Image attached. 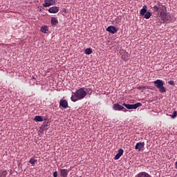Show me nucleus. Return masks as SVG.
<instances>
[{
  "instance_id": "nucleus-1",
  "label": "nucleus",
  "mask_w": 177,
  "mask_h": 177,
  "mask_svg": "<svg viewBox=\"0 0 177 177\" xmlns=\"http://www.w3.org/2000/svg\"><path fill=\"white\" fill-rule=\"evenodd\" d=\"M86 95V91L85 88H80L77 89L75 93H73L71 96V101L76 102L78 100H83Z\"/></svg>"
},
{
  "instance_id": "nucleus-2",
  "label": "nucleus",
  "mask_w": 177,
  "mask_h": 177,
  "mask_svg": "<svg viewBox=\"0 0 177 177\" xmlns=\"http://www.w3.org/2000/svg\"><path fill=\"white\" fill-rule=\"evenodd\" d=\"M154 86L162 93H166V88L164 86L165 83L162 80H157L153 82Z\"/></svg>"
},
{
  "instance_id": "nucleus-3",
  "label": "nucleus",
  "mask_w": 177,
  "mask_h": 177,
  "mask_svg": "<svg viewBox=\"0 0 177 177\" xmlns=\"http://www.w3.org/2000/svg\"><path fill=\"white\" fill-rule=\"evenodd\" d=\"M123 106L127 108L128 110L137 109L138 108L142 106L141 102H138L133 104H129L126 103L122 104Z\"/></svg>"
},
{
  "instance_id": "nucleus-4",
  "label": "nucleus",
  "mask_w": 177,
  "mask_h": 177,
  "mask_svg": "<svg viewBox=\"0 0 177 177\" xmlns=\"http://www.w3.org/2000/svg\"><path fill=\"white\" fill-rule=\"evenodd\" d=\"M167 8L165 6H164L163 5L161 6L160 9L159 10L158 12H159V16L163 19L165 20L166 15H167Z\"/></svg>"
},
{
  "instance_id": "nucleus-5",
  "label": "nucleus",
  "mask_w": 177,
  "mask_h": 177,
  "mask_svg": "<svg viewBox=\"0 0 177 177\" xmlns=\"http://www.w3.org/2000/svg\"><path fill=\"white\" fill-rule=\"evenodd\" d=\"M145 147V142H140L136 143L135 146V149L138 150V151H143Z\"/></svg>"
},
{
  "instance_id": "nucleus-6",
  "label": "nucleus",
  "mask_w": 177,
  "mask_h": 177,
  "mask_svg": "<svg viewBox=\"0 0 177 177\" xmlns=\"http://www.w3.org/2000/svg\"><path fill=\"white\" fill-rule=\"evenodd\" d=\"M124 109V107L118 103L113 104V110L115 111H122Z\"/></svg>"
},
{
  "instance_id": "nucleus-7",
  "label": "nucleus",
  "mask_w": 177,
  "mask_h": 177,
  "mask_svg": "<svg viewBox=\"0 0 177 177\" xmlns=\"http://www.w3.org/2000/svg\"><path fill=\"white\" fill-rule=\"evenodd\" d=\"M56 4V0H44V7H49Z\"/></svg>"
},
{
  "instance_id": "nucleus-8",
  "label": "nucleus",
  "mask_w": 177,
  "mask_h": 177,
  "mask_svg": "<svg viewBox=\"0 0 177 177\" xmlns=\"http://www.w3.org/2000/svg\"><path fill=\"white\" fill-rule=\"evenodd\" d=\"M106 30L108 32H110V34H115V32L118 31V29L113 26H109Z\"/></svg>"
},
{
  "instance_id": "nucleus-9",
  "label": "nucleus",
  "mask_w": 177,
  "mask_h": 177,
  "mask_svg": "<svg viewBox=\"0 0 177 177\" xmlns=\"http://www.w3.org/2000/svg\"><path fill=\"white\" fill-rule=\"evenodd\" d=\"M59 106L62 107L63 109H66L68 107V102L66 100L62 99L59 101Z\"/></svg>"
},
{
  "instance_id": "nucleus-10",
  "label": "nucleus",
  "mask_w": 177,
  "mask_h": 177,
  "mask_svg": "<svg viewBox=\"0 0 177 177\" xmlns=\"http://www.w3.org/2000/svg\"><path fill=\"white\" fill-rule=\"evenodd\" d=\"M136 177H151L150 174L145 171H142L136 175Z\"/></svg>"
},
{
  "instance_id": "nucleus-11",
  "label": "nucleus",
  "mask_w": 177,
  "mask_h": 177,
  "mask_svg": "<svg viewBox=\"0 0 177 177\" xmlns=\"http://www.w3.org/2000/svg\"><path fill=\"white\" fill-rule=\"evenodd\" d=\"M48 12L50 13H57V12H59V7L53 6L48 9Z\"/></svg>"
},
{
  "instance_id": "nucleus-12",
  "label": "nucleus",
  "mask_w": 177,
  "mask_h": 177,
  "mask_svg": "<svg viewBox=\"0 0 177 177\" xmlns=\"http://www.w3.org/2000/svg\"><path fill=\"white\" fill-rule=\"evenodd\" d=\"M124 150L122 149H120L118 150V153L115 155L114 159L115 160H118L123 155Z\"/></svg>"
},
{
  "instance_id": "nucleus-13",
  "label": "nucleus",
  "mask_w": 177,
  "mask_h": 177,
  "mask_svg": "<svg viewBox=\"0 0 177 177\" xmlns=\"http://www.w3.org/2000/svg\"><path fill=\"white\" fill-rule=\"evenodd\" d=\"M68 170L66 169H60V174L62 177H67L68 176Z\"/></svg>"
},
{
  "instance_id": "nucleus-14",
  "label": "nucleus",
  "mask_w": 177,
  "mask_h": 177,
  "mask_svg": "<svg viewBox=\"0 0 177 177\" xmlns=\"http://www.w3.org/2000/svg\"><path fill=\"white\" fill-rule=\"evenodd\" d=\"M41 31L44 32V34H48L49 32V28H48L47 26H41Z\"/></svg>"
},
{
  "instance_id": "nucleus-15",
  "label": "nucleus",
  "mask_w": 177,
  "mask_h": 177,
  "mask_svg": "<svg viewBox=\"0 0 177 177\" xmlns=\"http://www.w3.org/2000/svg\"><path fill=\"white\" fill-rule=\"evenodd\" d=\"M147 12V6L145 5L141 9L140 14L144 16Z\"/></svg>"
},
{
  "instance_id": "nucleus-16",
  "label": "nucleus",
  "mask_w": 177,
  "mask_h": 177,
  "mask_svg": "<svg viewBox=\"0 0 177 177\" xmlns=\"http://www.w3.org/2000/svg\"><path fill=\"white\" fill-rule=\"evenodd\" d=\"M34 121L36 122H42L44 119H42V117L40 115H36L34 118Z\"/></svg>"
},
{
  "instance_id": "nucleus-17",
  "label": "nucleus",
  "mask_w": 177,
  "mask_h": 177,
  "mask_svg": "<svg viewBox=\"0 0 177 177\" xmlns=\"http://www.w3.org/2000/svg\"><path fill=\"white\" fill-rule=\"evenodd\" d=\"M59 21L57 19L56 17L51 18V24L52 26H57Z\"/></svg>"
},
{
  "instance_id": "nucleus-18",
  "label": "nucleus",
  "mask_w": 177,
  "mask_h": 177,
  "mask_svg": "<svg viewBox=\"0 0 177 177\" xmlns=\"http://www.w3.org/2000/svg\"><path fill=\"white\" fill-rule=\"evenodd\" d=\"M8 175V171L6 170L0 171V177H6Z\"/></svg>"
},
{
  "instance_id": "nucleus-19",
  "label": "nucleus",
  "mask_w": 177,
  "mask_h": 177,
  "mask_svg": "<svg viewBox=\"0 0 177 177\" xmlns=\"http://www.w3.org/2000/svg\"><path fill=\"white\" fill-rule=\"evenodd\" d=\"M161 6H162V4H159L158 6H155L153 7L155 12H159L161 8Z\"/></svg>"
},
{
  "instance_id": "nucleus-20",
  "label": "nucleus",
  "mask_w": 177,
  "mask_h": 177,
  "mask_svg": "<svg viewBox=\"0 0 177 177\" xmlns=\"http://www.w3.org/2000/svg\"><path fill=\"white\" fill-rule=\"evenodd\" d=\"M143 16L145 19H148L151 17V13L150 12H147Z\"/></svg>"
},
{
  "instance_id": "nucleus-21",
  "label": "nucleus",
  "mask_w": 177,
  "mask_h": 177,
  "mask_svg": "<svg viewBox=\"0 0 177 177\" xmlns=\"http://www.w3.org/2000/svg\"><path fill=\"white\" fill-rule=\"evenodd\" d=\"M37 162V160H35V159H34V158H31L30 159V160H29V163L30 164V165H32V166H34V165H35V162Z\"/></svg>"
},
{
  "instance_id": "nucleus-22",
  "label": "nucleus",
  "mask_w": 177,
  "mask_h": 177,
  "mask_svg": "<svg viewBox=\"0 0 177 177\" xmlns=\"http://www.w3.org/2000/svg\"><path fill=\"white\" fill-rule=\"evenodd\" d=\"M93 53L91 48H86L85 50V53L86 55H91V53Z\"/></svg>"
},
{
  "instance_id": "nucleus-23",
  "label": "nucleus",
  "mask_w": 177,
  "mask_h": 177,
  "mask_svg": "<svg viewBox=\"0 0 177 177\" xmlns=\"http://www.w3.org/2000/svg\"><path fill=\"white\" fill-rule=\"evenodd\" d=\"M170 117L172 119H175L177 117V111H174L173 115H170Z\"/></svg>"
},
{
  "instance_id": "nucleus-24",
  "label": "nucleus",
  "mask_w": 177,
  "mask_h": 177,
  "mask_svg": "<svg viewBox=\"0 0 177 177\" xmlns=\"http://www.w3.org/2000/svg\"><path fill=\"white\" fill-rule=\"evenodd\" d=\"M168 84L171 86H174V82L173 80H170L168 82Z\"/></svg>"
},
{
  "instance_id": "nucleus-25",
  "label": "nucleus",
  "mask_w": 177,
  "mask_h": 177,
  "mask_svg": "<svg viewBox=\"0 0 177 177\" xmlns=\"http://www.w3.org/2000/svg\"><path fill=\"white\" fill-rule=\"evenodd\" d=\"M53 176V177H57L58 176L57 171H54Z\"/></svg>"
},
{
  "instance_id": "nucleus-26",
  "label": "nucleus",
  "mask_w": 177,
  "mask_h": 177,
  "mask_svg": "<svg viewBox=\"0 0 177 177\" xmlns=\"http://www.w3.org/2000/svg\"><path fill=\"white\" fill-rule=\"evenodd\" d=\"M140 90H142V91L146 89L145 86H141L138 88Z\"/></svg>"
},
{
  "instance_id": "nucleus-27",
  "label": "nucleus",
  "mask_w": 177,
  "mask_h": 177,
  "mask_svg": "<svg viewBox=\"0 0 177 177\" xmlns=\"http://www.w3.org/2000/svg\"><path fill=\"white\" fill-rule=\"evenodd\" d=\"M122 59L123 60H127V59L126 55H122Z\"/></svg>"
},
{
  "instance_id": "nucleus-28",
  "label": "nucleus",
  "mask_w": 177,
  "mask_h": 177,
  "mask_svg": "<svg viewBox=\"0 0 177 177\" xmlns=\"http://www.w3.org/2000/svg\"><path fill=\"white\" fill-rule=\"evenodd\" d=\"M175 165H176V169H177V161L176 162Z\"/></svg>"
}]
</instances>
